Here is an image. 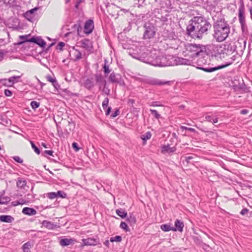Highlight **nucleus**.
<instances>
[{
    "instance_id": "obj_1",
    "label": "nucleus",
    "mask_w": 252,
    "mask_h": 252,
    "mask_svg": "<svg viewBox=\"0 0 252 252\" xmlns=\"http://www.w3.org/2000/svg\"><path fill=\"white\" fill-rule=\"evenodd\" d=\"M212 29V25L203 16H194L189 22L186 28V34L193 39H201L207 35Z\"/></svg>"
},
{
    "instance_id": "obj_2",
    "label": "nucleus",
    "mask_w": 252,
    "mask_h": 252,
    "mask_svg": "<svg viewBox=\"0 0 252 252\" xmlns=\"http://www.w3.org/2000/svg\"><path fill=\"white\" fill-rule=\"evenodd\" d=\"M141 55V61L153 66L163 67L172 66L174 64L166 56L159 55L156 51H150L145 47Z\"/></svg>"
},
{
    "instance_id": "obj_3",
    "label": "nucleus",
    "mask_w": 252,
    "mask_h": 252,
    "mask_svg": "<svg viewBox=\"0 0 252 252\" xmlns=\"http://www.w3.org/2000/svg\"><path fill=\"white\" fill-rule=\"evenodd\" d=\"M213 36L217 42L224 41L230 33V26L224 18H218L213 24Z\"/></svg>"
},
{
    "instance_id": "obj_4",
    "label": "nucleus",
    "mask_w": 252,
    "mask_h": 252,
    "mask_svg": "<svg viewBox=\"0 0 252 252\" xmlns=\"http://www.w3.org/2000/svg\"><path fill=\"white\" fill-rule=\"evenodd\" d=\"M209 53L212 56H214L217 59H221L227 56L232 54V46L230 42H226L224 44L214 45L212 44Z\"/></svg>"
},
{
    "instance_id": "obj_5",
    "label": "nucleus",
    "mask_w": 252,
    "mask_h": 252,
    "mask_svg": "<svg viewBox=\"0 0 252 252\" xmlns=\"http://www.w3.org/2000/svg\"><path fill=\"white\" fill-rule=\"evenodd\" d=\"M211 47V44L203 46L201 44H188L185 46V48L187 51L191 53L189 56L194 59L204 55H210L209 50Z\"/></svg>"
},
{
    "instance_id": "obj_6",
    "label": "nucleus",
    "mask_w": 252,
    "mask_h": 252,
    "mask_svg": "<svg viewBox=\"0 0 252 252\" xmlns=\"http://www.w3.org/2000/svg\"><path fill=\"white\" fill-rule=\"evenodd\" d=\"M201 58L198 59L197 61L194 63L197 65V68L203 70L206 72L211 73L215 71L226 67L232 64L231 62H226L224 64L218 65L214 67L206 66V63L207 61L204 59L205 55L200 56Z\"/></svg>"
},
{
    "instance_id": "obj_7",
    "label": "nucleus",
    "mask_w": 252,
    "mask_h": 252,
    "mask_svg": "<svg viewBox=\"0 0 252 252\" xmlns=\"http://www.w3.org/2000/svg\"><path fill=\"white\" fill-rule=\"evenodd\" d=\"M143 28H144L143 37L144 39H150L155 37L157 28L154 24L150 22H145Z\"/></svg>"
},
{
    "instance_id": "obj_8",
    "label": "nucleus",
    "mask_w": 252,
    "mask_h": 252,
    "mask_svg": "<svg viewBox=\"0 0 252 252\" xmlns=\"http://www.w3.org/2000/svg\"><path fill=\"white\" fill-rule=\"evenodd\" d=\"M232 46V52L236 53V55H241L243 54L246 47V40L239 39L235 42L230 41Z\"/></svg>"
},
{
    "instance_id": "obj_9",
    "label": "nucleus",
    "mask_w": 252,
    "mask_h": 252,
    "mask_svg": "<svg viewBox=\"0 0 252 252\" xmlns=\"http://www.w3.org/2000/svg\"><path fill=\"white\" fill-rule=\"evenodd\" d=\"M94 76L95 78V81L99 86V90H100L101 89L102 87H103V88L102 89V93L107 95H110V90L107 87V81L105 79H104L102 75L100 73H96L95 74Z\"/></svg>"
},
{
    "instance_id": "obj_10",
    "label": "nucleus",
    "mask_w": 252,
    "mask_h": 252,
    "mask_svg": "<svg viewBox=\"0 0 252 252\" xmlns=\"http://www.w3.org/2000/svg\"><path fill=\"white\" fill-rule=\"evenodd\" d=\"M142 81L145 84L161 86L165 85H169L170 84V81H162L158 79L146 77L142 79Z\"/></svg>"
},
{
    "instance_id": "obj_11",
    "label": "nucleus",
    "mask_w": 252,
    "mask_h": 252,
    "mask_svg": "<svg viewBox=\"0 0 252 252\" xmlns=\"http://www.w3.org/2000/svg\"><path fill=\"white\" fill-rule=\"evenodd\" d=\"M155 4L161 9H165V11L170 12L172 11L173 7L170 0H154Z\"/></svg>"
},
{
    "instance_id": "obj_12",
    "label": "nucleus",
    "mask_w": 252,
    "mask_h": 252,
    "mask_svg": "<svg viewBox=\"0 0 252 252\" xmlns=\"http://www.w3.org/2000/svg\"><path fill=\"white\" fill-rule=\"evenodd\" d=\"M143 47L142 46L138 47L134 45H132V47L129 49L128 51H127L128 55L131 56L133 58L137 59L140 61L141 59V53L143 50Z\"/></svg>"
},
{
    "instance_id": "obj_13",
    "label": "nucleus",
    "mask_w": 252,
    "mask_h": 252,
    "mask_svg": "<svg viewBox=\"0 0 252 252\" xmlns=\"http://www.w3.org/2000/svg\"><path fill=\"white\" fill-rule=\"evenodd\" d=\"M19 38L20 40L16 43H13L14 47L12 48V49L15 50V52L16 51L15 49V47L16 46H20L25 43H32V36H31V34L29 33L26 35H21L19 36Z\"/></svg>"
},
{
    "instance_id": "obj_14",
    "label": "nucleus",
    "mask_w": 252,
    "mask_h": 252,
    "mask_svg": "<svg viewBox=\"0 0 252 252\" xmlns=\"http://www.w3.org/2000/svg\"><path fill=\"white\" fill-rule=\"evenodd\" d=\"M236 81V79H234V81H232V83L233 84L231 86V87L234 91L236 92L242 91L244 93H249L250 92V88L249 87L247 86V85L245 84L243 80V83L242 84L239 83L238 85L236 84L235 83V81Z\"/></svg>"
},
{
    "instance_id": "obj_15",
    "label": "nucleus",
    "mask_w": 252,
    "mask_h": 252,
    "mask_svg": "<svg viewBox=\"0 0 252 252\" xmlns=\"http://www.w3.org/2000/svg\"><path fill=\"white\" fill-rule=\"evenodd\" d=\"M94 28V20L89 19L86 20L84 25V33L86 35L91 34Z\"/></svg>"
},
{
    "instance_id": "obj_16",
    "label": "nucleus",
    "mask_w": 252,
    "mask_h": 252,
    "mask_svg": "<svg viewBox=\"0 0 252 252\" xmlns=\"http://www.w3.org/2000/svg\"><path fill=\"white\" fill-rule=\"evenodd\" d=\"M32 43L37 45L39 47L42 48V50H44L45 46L47 45L46 41L40 36H32Z\"/></svg>"
},
{
    "instance_id": "obj_17",
    "label": "nucleus",
    "mask_w": 252,
    "mask_h": 252,
    "mask_svg": "<svg viewBox=\"0 0 252 252\" xmlns=\"http://www.w3.org/2000/svg\"><path fill=\"white\" fill-rule=\"evenodd\" d=\"M80 43V47L85 49L88 52H92L93 49L92 43L88 38H84L81 40L79 42Z\"/></svg>"
},
{
    "instance_id": "obj_18",
    "label": "nucleus",
    "mask_w": 252,
    "mask_h": 252,
    "mask_svg": "<svg viewBox=\"0 0 252 252\" xmlns=\"http://www.w3.org/2000/svg\"><path fill=\"white\" fill-rule=\"evenodd\" d=\"M176 61V63H174L173 65L174 64H184V65H192L195 66L194 65V62L193 61L189 59H184L183 58H178L177 59H175L174 62Z\"/></svg>"
},
{
    "instance_id": "obj_19",
    "label": "nucleus",
    "mask_w": 252,
    "mask_h": 252,
    "mask_svg": "<svg viewBox=\"0 0 252 252\" xmlns=\"http://www.w3.org/2000/svg\"><path fill=\"white\" fill-rule=\"evenodd\" d=\"M41 223L43 226L49 230H54L61 227L60 223L57 224L47 220H43Z\"/></svg>"
},
{
    "instance_id": "obj_20",
    "label": "nucleus",
    "mask_w": 252,
    "mask_h": 252,
    "mask_svg": "<svg viewBox=\"0 0 252 252\" xmlns=\"http://www.w3.org/2000/svg\"><path fill=\"white\" fill-rule=\"evenodd\" d=\"M82 23H83L82 21H81L80 20H78L76 22V24H74L71 27V30H72L71 32H76L78 36H79L80 37L84 36L83 35H81L80 34V33L82 30Z\"/></svg>"
},
{
    "instance_id": "obj_21",
    "label": "nucleus",
    "mask_w": 252,
    "mask_h": 252,
    "mask_svg": "<svg viewBox=\"0 0 252 252\" xmlns=\"http://www.w3.org/2000/svg\"><path fill=\"white\" fill-rule=\"evenodd\" d=\"M39 7H35L27 11L24 14L25 18L29 21L33 22L34 13L39 9Z\"/></svg>"
},
{
    "instance_id": "obj_22",
    "label": "nucleus",
    "mask_w": 252,
    "mask_h": 252,
    "mask_svg": "<svg viewBox=\"0 0 252 252\" xmlns=\"http://www.w3.org/2000/svg\"><path fill=\"white\" fill-rule=\"evenodd\" d=\"M184 227V222L179 219H176L174 222V226H173V231H179L182 232Z\"/></svg>"
},
{
    "instance_id": "obj_23",
    "label": "nucleus",
    "mask_w": 252,
    "mask_h": 252,
    "mask_svg": "<svg viewBox=\"0 0 252 252\" xmlns=\"http://www.w3.org/2000/svg\"><path fill=\"white\" fill-rule=\"evenodd\" d=\"M77 241L74 238H62L59 241L60 245L63 247H67L69 245L74 244V242H76Z\"/></svg>"
},
{
    "instance_id": "obj_24",
    "label": "nucleus",
    "mask_w": 252,
    "mask_h": 252,
    "mask_svg": "<svg viewBox=\"0 0 252 252\" xmlns=\"http://www.w3.org/2000/svg\"><path fill=\"white\" fill-rule=\"evenodd\" d=\"M96 238H88L87 239H85L86 243L88 244H87V246H95L99 245V247H101V244L99 242L98 236H96Z\"/></svg>"
},
{
    "instance_id": "obj_25",
    "label": "nucleus",
    "mask_w": 252,
    "mask_h": 252,
    "mask_svg": "<svg viewBox=\"0 0 252 252\" xmlns=\"http://www.w3.org/2000/svg\"><path fill=\"white\" fill-rule=\"evenodd\" d=\"M109 99L108 97H106L103 100L102 103V106L103 109L105 110V115L108 116L110 114L112 108L110 106H108Z\"/></svg>"
},
{
    "instance_id": "obj_26",
    "label": "nucleus",
    "mask_w": 252,
    "mask_h": 252,
    "mask_svg": "<svg viewBox=\"0 0 252 252\" xmlns=\"http://www.w3.org/2000/svg\"><path fill=\"white\" fill-rule=\"evenodd\" d=\"M177 150L176 147H170L169 144L163 145L161 147V152L162 153L171 154L175 152Z\"/></svg>"
},
{
    "instance_id": "obj_27",
    "label": "nucleus",
    "mask_w": 252,
    "mask_h": 252,
    "mask_svg": "<svg viewBox=\"0 0 252 252\" xmlns=\"http://www.w3.org/2000/svg\"><path fill=\"white\" fill-rule=\"evenodd\" d=\"M22 212L23 214L29 216L35 215L37 213V211L35 209L28 207H24L22 209Z\"/></svg>"
},
{
    "instance_id": "obj_28",
    "label": "nucleus",
    "mask_w": 252,
    "mask_h": 252,
    "mask_svg": "<svg viewBox=\"0 0 252 252\" xmlns=\"http://www.w3.org/2000/svg\"><path fill=\"white\" fill-rule=\"evenodd\" d=\"M14 220V218L10 215H2L0 216V221L6 223H11Z\"/></svg>"
},
{
    "instance_id": "obj_29",
    "label": "nucleus",
    "mask_w": 252,
    "mask_h": 252,
    "mask_svg": "<svg viewBox=\"0 0 252 252\" xmlns=\"http://www.w3.org/2000/svg\"><path fill=\"white\" fill-rule=\"evenodd\" d=\"M84 86L89 90H92L94 86V78H87L84 83Z\"/></svg>"
},
{
    "instance_id": "obj_30",
    "label": "nucleus",
    "mask_w": 252,
    "mask_h": 252,
    "mask_svg": "<svg viewBox=\"0 0 252 252\" xmlns=\"http://www.w3.org/2000/svg\"><path fill=\"white\" fill-rule=\"evenodd\" d=\"M126 220L129 223L130 226L134 225L137 221L136 217L133 213H129V216L126 217Z\"/></svg>"
},
{
    "instance_id": "obj_31",
    "label": "nucleus",
    "mask_w": 252,
    "mask_h": 252,
    "mask_svg": "<svg viewBox=\"0 0 252 252\" xmlns=\"http://www.w3.org/2000/svg\"><path fill=\"white\" fill-rule=\"evenodd\" d=\"M104 62V63L102 65V69L105 76H107L110 73L111 70L110 69L109 65H108V62L107 60L105 59Z\"/></svg>"
},
{
    "instance_id": "obj_32",
    "label": "nucleus",
    "mask_w": 252,
    "mask_h": 252,
    "mask_svg": "<svg viewBox=\"0 0 252 252\" xmlns=\"http://www.w3.org/2000/svg\"><path fill=\"white\" fill-rule=\"evenodd\" d=\"M116 214L122 219H126L127 217V213L125 210L121 208L118 209L116 210Z\"/></svg>"
},
{
    "instance_id": "obj_33",
    "label": "nucleus",
    "mask_w": 252,
    "mask_h": 252,
    "mask_svg": "<svg viewBox=\"0 0 252 252\" xmlns=\"http://www.w3.org/2000/svg\"><path fill=\"white\" fill-rule=\"evenodd\" d=\"M56 39H54V41L50 44H49L47 47L45 46V49L44 50H42L41 51L38 53V55H44L45 53H47L48 51L50 50V49L55 45L56 43Z\"/></svg>"
},
{
    "instance_id": "obj_34",
    "label": "nucleus",
    "mask_w": 252,
    "mask_h": 252,
    "mask_svg": "<svg viewBox=\"0 0 252 252\" xmlns=\"http://www.w3.org/2000/svg\"><path fill=\"white\" fill-rule=\"evenodd\" d=\"M185 159L183 160V163L185 164V162H186L187 164L193 165V162H195L193 159L196 158V157L194 156H188L184 157Z\"/></svg>"
},
{
    "instance_id": "obj_35",
    "label": "nucleus",
    "mask_w": 252,
    "mask_h": 252,
    "mask_svg": "<svg viewBox=\"0 0 252 252\" xmlns=\"http://www.w3.org/2000/svg\"><path fill=\"white\" fill-rule=\"evenodd\" d=\"M239 3L240 4L238 10V16L245 15V5L243 0H239Z\"/></svg>"
},
{
    "instance_id": "obj_36",
    "label": "nucleus",
    "mask_w": 252,
    "mask_h": 252,
    "mask_svg": "<svg viewBox=\"0 0 252 252\" xmlns=\"http://www.w3.org/2000/svg\"><path fill=\"white\" fill-rule=\"evenodd\" d=\"M160 229L164 232L173 231V226L171 223H164L160 225Z\"/></svg>"
},
{
    "instance_id": "obj_37",
    "label": "nucleus",
    "mask_w": 252,
    "mask_h": 252,
    "mask_svg": "<svg viewBox=\"0 0 252 252\" xmlns=\"http://www.w3.org/2000/svg\"><path fill=\"white\" fill-rule=\"evenodd\" d=\"M0 124L5 126H8L11 125L12 122L9 119L6 117L4 118L1 115H0Z\"/></svg>"
},
{
    "instance_id": "obj_38",
    "label": "nucleus",
    "mask_w": 252,
    "mask_h": 252,
    "mask_svg": "<svg viewBox=\"0 0 252 252\" xmlns=\"http://www.w3.org/2000/svg\"><path fill=\"white\" fill-rule=\"evenodd\" d=\"M27 184V181L24 178H18L17 181V187L19 188H24Z\"/></svg>"
},
{
    "instance_id": "obj_39",
    "label": "nucleus",
    "mask_w": 252,
    "mask_h": 252,
    "mask_svg": "<svg viewBox=\"0 0 252 252\" xmlns=\"http://www.w3.org/2000/svg\"><path fill=\"white\" fill-rule=\"evenodd\" d=\"M239 22L241 25V30L243 32H245V29L246 27V21H245V16H238Z\"/></svg>"
},
{
    "instance_id": "obj_40",
    "label": "nucleus",
    "mask_w": 252,
    "mask_h": 252,
    "mask_svg": "<svg viewBox=\"0 0 252 252\" xmlns=\"http://www.w3.org/2000/svg\"><path fill=\"white\" fill-rule=\"evenodd\" d=\"M206 120L213 124H215L218 122V118L217 116H212L210 115H206L205 117Z\"/></svg>"
},
{
    "instance_id": "obj_41",
    "label": "nucleus",
    "mask_w": 252,
    "mask_h": 252,
    "mask_svg": "<svg viewBox=\"0 0 252 252\" xmlns=\"http://www.w3.org/2000/svg\"><path fill=\"white\" fill-rule=\"evenodd\" d=\"M15 50L12 49V48H11L9 50H0V62H1L3 60V59L4 58V55L6 53H8L9 52L13 53L15 52Z\"/></svg>"
},
{
    "instance_id": "obj_42",
    "label": "nucleus",
    "mask_w": 252,
    "mask_h": 252,
    "mask_svg": "<svg viewBox=\"0 0 252 252\" xmlns=\"http://www.w3.org/2000/svg\"><path fill=\"white\" fill-rule=\"evenodd\" d=\"M21 76H13L7 79V81L9 82V85H11V87L13 86L16 83L18 82V80H14V78H21Z\"/></svg>"
},
{
    "instance_id": "obj_43",
    "label": "nucleus",
    "mask_w": 252,
    "mask_h": 252,
    "mask_svg": "<svg viewBox=\"0 0 252 252\" xmlns=\"http://www.w3.org/2000/svg\"><path fill=\"white\" fill-rule=\"evenodd\" d=\"M152 133L149 131L146 132L145 134H143L141 136V138L142 140L143 143H145L147 141V140L150 139L151 138Z\"/></svg>"
},
{
    "instance_id": "obj_44",
    "label": "nucleus",
    "mask_w": 252,
    "mask_h": 252,
    "mask_svg": "<svg viewBox=\"0 0 252 252\" xmlns=\"http://www.w3.org/2000/svg\"><path fill=\"white\" fill-rule=\"evenodd\" d=\"M68 125L67 126L68 127V129L66 128L65 130L66 131L67 133H69L71 131L73 130L75 127V124L73 121H68Z\"/></svg>"
},
{
    "instance_id": "obj_45",
    "label": "nucleus",
    "mask_w": 252,
    "mask_h": 252,
    "mask_svg": "<svg viewBox=\"0 0 252 252\" xmlns=\"http://www.w3.org/2000/svg\"><path fill=\"white\" fill-rule=\"evenodd\" d=\"M57 198H67L66 193L63 190H58L56 192Z\"/></svg>"
},
{
    "instance_id": "obj_46",
    "label": "nucleus",
    "mask_w": 252,
    "mask_h": 252,
    "mask_svg": "<svg viewBox=\"0 0 252 252\" xmlns=\"http://www.w3.org/2000/svg\"><path fill=\"white\" fill-rule=\"evenodd\" d=\"M118 38L120 42L121 43L122 42H126L128 38L124 34L121 33L118 34Z\"/></svg>"
},
{
    "instance_id": "obj_47",
    "label": "nucleus",
    "mask_w": 252,
    "mask_h": 252,
    "mask_svg": "<svg viewBox=\"0 0 252 252\" xmlns=\"http://www.w3.org/2000/svg\"><path fill=\"white\" fill-rule=\"evenodd\" d=\"M31 247V244L30 242H27L22 246L23 252H31L30 248Z\"/></svg>"
},
{
    "instance_id": "obj_48",
    "label": "nucleus",
    "mask_w": 252,
    "mask_h": 252,
    "mask_svg": "<svg viewBox=\"0 0 252 252\" xmlns=\"http://www.w3.org/2000/svg\"><path fill=\"white\" fill-rule=\"evenodd\" d=\"M120 227L123 229L126 232H129L130 229L127 224V223L125 221H122L120 225Z\"/></svg>"
},
{
    "instance_id": "obj_49",
    "label": "nucleus",
    "mask_w": 252,
    "mask_h": 252,
    "mask_svg": "<svg viewBox=\"0 0 252 252\" xmlns=\"http://www.w3.org/2000/svg\"><path fill=\"white\" fill-rule=\"evenodd\" d=\"M30 143H31L32 148L34 152L36 154L39 155L41 153V151H40L39 148L35 145V144L33 142V141H30Z\"/></svg>"
},
{
    "instance_id": "obj_50",
    "label": "nucleus",
    "mask_w": 252,
    "mask_h": 252,
    "mask_svg": "<svg viewBox=\"0 0 252 252\" xmlns=\"http://www.w3.org/2000/svg\"><path fill=\"white\" fill-rule=\"evenodd\" d=\"M122 240V237L120 235H117V236H115V237H111L110 239V242H121Z\"/></svg>"
},
{
    "instance_id": "obj_51",
    "label": "nucleus",
    "mask_w": 252,
    "mask_h": 252,
    "mask_svg": "<svg viewBox=\"0 0 252 252\" xmlns=\"http://www.w3.org/2000/svg\"><path fill=\"white\" fill-rule=\"evenodd\" d=\"M116 74L114 72H112L109 75V79L110 82L112 83H115L117 81Z\"/></svg>"
},
{
    "instance_id": "obj_52",
    "label": "nucleus",
    "mask_w": 252,
    "mask_h": 252,
    "mask_svg": "<svg viewBox=\"0 0 252 252\" xmlns=\"http://www.w3.org/2000/svg\"><path fill=\"white\" fill-rule=\"evenodd\" d=\"M31 106L32 108L35 110L37 108H38L40 106V102L36 101H32L30 103Z\"/></svg>"
},
{
    "instance_id": "obj_53",
    "label": "nucleus",
    "mask_w": 252,
    "mask_h": 252,
    "mask_svg": "<svg viewBox=\"0 0 252 252\" xmlns=\"http://www.w3.org/2000/svg\"><path fill=\"white\" fill-rule=\"evenodd\" d=\"M191 237L193 242L197 245H200L203 243L202 240L199 237L192 236Z\"/></svg>"
},
{
    "instance_id": "obj_54",
    "label": "nucleus",
    "mask_w": 252,
    "mask_h": 252,
    "mask_svg": "<svg viewBox=\"0 0 252 252\" xmlns=\"http://www.w3.org/2000/svg\"><path fill=\"white\" fill-rule=\"evenodd\" d=\"M149 111L151 112V113L154 116L155 119H159L161 117L160 115L159 114V113L156 110L151 109H150Z\"/></svg>"
},
{
    "instance_id": "obj_55",
    "label": "nucleus",
    "mask_w": 252,
    "mask_h": 252,
    "mask_svg": "<svg viewBox=\"0 0 252 252\" xmlns=\"http://www.w3.org/2000/svg\"><path fill=\"white\" fill-rule=\"evenodd\" d=\"M2 199V200L0 199V204H7L11 200L10 198L8 196H3Z\"/></svg>"
},
{
    "instance_id": "obj_56",
    "label": "nucleus",
    "mask_w": 252,
    "mask_h": 252,
    "mask_svg": "<svg viewBox=\"0 0 252 252\" xmlns=\"http://www.w3.org/2000/svg\"><path fill=\"white\" fill-rule=\"evenodd\" d=\"M64 46H65L64 42H62V41H60L58 43L56 47V49L59 50L60 51H63Z\"/></svg>"
},
{
    "instance_id": "obj_57",
    "label": "nucleus",
    "mask_w": 252,
    "mask_h": 252,
    "mask_svg": "<svg viewBox=\"0 0 252 252\" xmlns=\"http://www.w3.org/2000/svg\"><path fill=\"white\" fill-rule=\"evenodd\" d=\"M115 83H117L119 84L121 86H123L124 87L126 86V84L122 77L117 78V81L115 82Z\"/></svg>"
},
{
    "instance_id": "obj_58",
    "label": "nucleus",
    "mask_w": 252,
    "mask_h": 252,
    "mask_svg": "<svg viewBox=\"0 0 252 252\" xmlns=\"http://www.w3.org/2000/svg\"><path fill=\"white\" fill-rule=\"evenodd\" d=\"M60 91L64 93L65 94H66L68 95L69 96H73V95H77V94H73L71 92H70L69 90H68L67 89H60Z\"/></svg>"
},
{
    "instance_id": "obj_59",
    "label": "nucleus",
    "mask_w": 252,
    "mask_h": 252,
    "mask_svg": "<svg viewBox=\"0 0 252 252\" xmlns=\"http://www.w3.org/2000/svg\"><path fill=\"white\" fill-rule=\"evenodd\" d=\"M121 44L123 48L125 49H127V51H128L129 49L132 47V46H131V45L127 43V41L125 42H122Z\"/></svg>"
},
{
    "instance_id": "obj_60",
    "label": "nucleus",
    "mask_w": 252,
    "mask_h": 252,
    "mask_svg": "<svg viewBox=\"0 0 252 252\" xmlns=\"http://www.w3.org/2000/svg\"><path fill=\"white\" fill-rule=\"evenodd\" d=\"M180 128L182 131L185 130H188V131H191L192 132H196V131L194 128H191V127H188L182 126H180Z\"/></svg>"
},
{
    "instance_id": "obj_61",
    "label": "nucleus",
    "mask_w": 252,
    "mask_h": 252,
    "mask_svg": "<svg viewBox=\"0 0 252 252\" xmlns=\"http://www.w3.org/2000/svg\"><path fill=\"white\" fill-rule=\"evenodd\" d=\"M54 151L53 150H45L42 153V156L45 157L46 155H48L49 156H51L54 157V155H53Z\"/></svg>"
},
{
    "instance_id": "obj_62",
    "label": "nucleus",
    "mask_w": 252,
    "mask_h": 252,
    "mask_svg": "<svg viewBox=\"0 0 252 252\" xmlns=\"http://www.w3.org/2000/svg\"><path fill=\"white\" fill-rule=\"evenodd\" d=\"M120 114V109L118 108H116L115 109V111L112 113L111 115V117L112 118H114L118 116Z\"/></svg>"
},
{
    "instance_id": "obj_63",
    "label": "nucleus",
    "mask_w": 252,
    "mask_h": 252,
    "mask_svg": "<svg viewBox=\"0 0 252 252\" xmlns=\"http://www.w3.org/2000/svg\"><path fill=\"white\" fill-rule=\"evenodd\" d=\"M46 79L47 81L53 84L54 83L56 82V81H57V79L55 77L52 78V76L48 74L46 76Z\"/></svg>"
},
{
    "instance_id": "obj_64",
    "label": "nucleus",
    "mask_w": 252,
    "mask_h": 252,
    "mask_svg": "<svg viewBox=\"0 0 252 252\" xmlns=\"http://www.w3.org/2000/svg\"><path fill=\"white\" fill-rule=\"evenodd\" d=\"M72 147L75 152H78L80 149L78 143L75 142H73L72 144Z\"/></svg>"
}]
</instances>
